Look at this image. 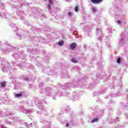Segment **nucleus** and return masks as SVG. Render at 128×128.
<instances>
[{"mask_svg":"<svg viewBox=\"0 0 128 128\" xmlns=\"http://www.w3.org/2000/svg\"><path fill=\"white\" fill-rule=\"evenodd\" d=\"M104 0H91V2L94 4H100Z\"/></svg>","mask_w":128,"mask_h":128,"instance_id":"nucleus-1","label":"nucleus"},{"mask_svg":"<svg viewBox=\"0 0 128 128\" xmlns=\"http://www.w3.org/2000/svg\"><path fill=\"white\" fill-rule=\"evenodd\" d=\"M70 50H74V49L76 48V42H73L72 44H70Z\"/></svg>","mask_w":128,"mask_h":128,"instance_id":"nucleus-2","label":"nucleus"},{"mask_svg":"<svg viewBox=\"0 0 128 128\" xmlns=\"http://www.w3.org/2000/svg\"><path fill=\"white\" fill-rule=\"evenodd\" d=\"M6 84V81H3L0 82V85L1 86L2 88H4Z\"/></svg>","mask_w":128,"mask_h":128,"instance_id":"nucleus-3","label":"nucleus"},{"mask_svg":"<svg viewBox=\"0 0 128 128\" xmlns=\"http://www.w3.org/2000/svg\"><path fill=\"white\" fill-rule=\"evenodd\" d=\"M15 96L16 98H20V96H22V94L21 92L20 94H16Z\"/></svg>","mask_w":128,"mask_h":128,"instance_id":"nucleus-4","label":"nucleus"},{"mask_svg":"<svg viewBox=\"0 0 128 128\" xmlns=\"http://www.w3.org/2000/svg\"><path fill=\"white\" fill-rule=\"evenodd\" d=\"M64 44V41L61 40L58 42V46H62V44Z\"/></svg>","mask_w":128,"mask_h":128,"instance_id":"nucleus-5","label":"nucleus"},{"mask_svg":"<svg viewBox=\"0 0 128 128\" xmlns=\"http://www.w3.org/2000/svg\"><path fill=\"white\" fill-rule=\"evenodd\" d=\"M71 60L72 62H74V64H78V60H76L74 58H72Z\"/></svg>","mask_w":128,"mask_h":128,"instance_id":"nucleus-6","label":"nucleus"},{"mask_svg":"<svg viewBox=\"0 0 128 128\" xmlns=\"http://www.w3.org/2000/svg\"><path fill=\"white\" fill-rule=\"evenodd\" d=\"M98 122V119L97 118H96L94 119L92 121V123L94 124V122Z\"/></svg>","mask_w":128,"mask_h":128,"instance_id":"nucleus-7","label":"nucleus"},{"mask_svg":"<svg viewBox=\"0 0 128 128\" xmlns=\"http://www.w3.org/2000/svg\"><path fill=\"white\" fill-rule=\"evenodd\" d=\"M92 12H96V8H94V7L92 8Z\"/></svg>","mask_w":128,"mask_h":128,"instance_id":"nucleus-8","label":"nucleus"},{"mask_svg":"<svg viewBox=\"0 0 128 128\" xmlns=\"http://www.w3.org/2000/svg\"><path fill=\"white\" fill-rule=\"evenodd\" d=\"M120 60H121L120 58H118L117 59V63L118 64H120Z\"/></svg>","mask_w":128,"mask_h":128,"instance_id":"nucleus-9","label":"nucleus"},{"mask_svg":"<svg viewBox=\"0 0 128 128\" xmlns=\"http://www.w3.org/2000/svg\"><path fill=\"white\" fill-rule=\"evenodd\" d=\"M54 0H50L49 2V4H54Z\"/></svg>","mask_w":128,"mask_h":128,"instance_id":"nucleus-10","label":"nucleus"},{"mask_svg":"<svg viewBox=\"0 0 128 128\" xmlns=\"http://www.w3.org/2000/svg\"><path fill=\"white\" fill-rule=\"evenodd\" d=\"M75 10H76V12H78V6H76V8H75Z\"/></svg>","mask_w":128,"mask_h":128,"instance_id":"nucleus-11","label":"nucleus"},{"mask_svg":"<svg viewBox=\"0 0 128 128\" xmlns=\"http://www.w3.org/2000/svg\"><path fill=\"white\" fill-rule=\"evenodd\" d=\"M68 14V16H72V13L69 12Z\"/></svg>","mask_w":128,"mask_h":128,"instance_id":"nucleus-12","label":"nucleus"},{"mask_svg":"<svg viewBox=\"0 0 128 128\" xmlns=\"http://www.w3.org/2000/svg\"><path fill=\"white\" fill-rule=\"evenodd\" d=\"M48 8H49V10H52V7H50V5H48Z\"/></svg>","mask_w":128,"mask_h":128,"instance_id":"nucleus-13","label":"nucleus"},{"mask_svg":"<svg viewBox=\"0 0 128 128\" xmlns=\"http://www.w3.org/2000/svg\"><path fill=\"white\" fill-rule=\"evenodd\" d=\"M66 126H70V124H68V123H67L66 124Z\"/></svg>","mask_w":128,"mask_h":128,"instance_id":"nucleus-14","label":"nucleus"},{"mask_svg":"<svg viewBox=\"0 0 128 128\" xmlns=\"http://www.w3.org/2000/svg\"><path fill=\"white\" fill-rule=\"evenodd\" d=\"M117 22H118V24H122V22H120V20H118Z\"/></svg>","mask_w":128,"mask_h":128,"instance_id":"nucleus-15","label":"nucleus"},{"mask_svg":"<svg viewBox=\"0 0 128 128\" xmlns=\"http://www.w3.org/2000/svg\"><path fill=\"white\" fill-rule=\"evenodd\" d=\"M45 0V1H46V0Z\"/></svg>","mask_w":128,"mask_h":128,"instance_id":"nucleus-16","label":"nucleus"}]
</instances>
